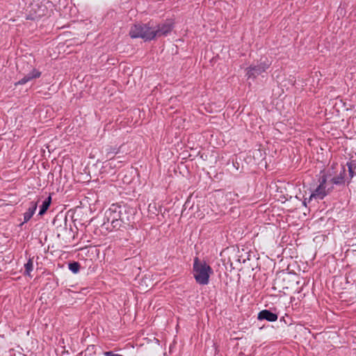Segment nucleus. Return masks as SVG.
I'll list each match as a JSON object with an SVG mask.
<instances>
[{
    "instance_id": "nucleus-1",
    "label": "nucleus",
    "mask_w": 356,
    "mask_h": 356,
    "mask_svg": "<svg viewBox=\"0 0 356 356\" xmlns=\"http://www.w3.org/2000/svg\"><path fill=\"white\" fill-rule=\"evenodd\" d=\"M193 272L196 282L201 285L208 284L209 277L213 274L211 266L206 261H200L197 257L194 259Z\"/></svg>"
},
{
    "instance_id": "nucleus-2",
    "label": "nucleus",
    "mask_w": 356,
    "mask_h": 356,
    "mask_svg": "<svg viewBox=\"0 0 356 356\" xmlns=\"http://www.w3.org/2000/svg\"><path fill=\"white\" fill-rule=\"evenodd\" d=\"M126 209L121 206L112 204L105 212L106 223H110L113 229H118L125 222Z\"/></svg>"
},
{
    "instance_id": "nucleus-3",
    "label": "nucleus",
    "mask_w": 356,
    "mask_h": 356,
    "mask_svg": "<svg viewBox=\"0 0 356 356\" xmlns=\"http://www.w3.org/2000/svg\"><path fill=\"white\" fill-rule=\"evenodd\" d=\"M129 35L132 38H140L145 40H151L154 38L152 27L148 24H135L131 27Z\"/></svg>"
},
{
    "instance_id": "nucleus-4",
    "label": "nucleus",
    "mask_w": 356,
    "mask_h": 356,
    "mask_svg": "<svg viewBox=\"0 0 356 356\" xmlns=\"http://www.w3.org/2000/svg\"><path fill=\"white\" fill-rule=\"evenodd\" d=\"M327 181L326 175H323L320 179V184L309 196V201L315 200H323L327 195L328 191L326 190L325 184Z\"/></svg>"
},
{
    "instance_id": "nucleus-5",
    "label": "nucleus",
    "mask_w": 356,
    "mask_h": 356,
    "mask_svg": "<svg viewBox=\"0 0 356 356\" xmlns=\"http://www.w3.org/2000/svg\"><path fill=\"white\" fill-rule=\"evenodd\" d=\"M269 67L268 63H261L259 65L255 66H250L246 69V76L248 79H256L261 73L264 72Z\"/></svg>"
},
{
    "instance_id": "nucleus-6",
    "label": "nucleus",
    "mask_w": 356,
    "mask_h": 356,
    "mask_svg": "<svg viewBox=\"0 0 356 356\" xmlns=\"http://www.w3.org/2000/svg\"><path fill=\"white\" fill-rule=\"evenodd\" d=\"M172 24L169 22L159 24L155 27H152L154 38L156 37H161L168 35L172 31Z\"/></svg>"
},
{
    "instance_id": "nucleus-7",
    "label": "nucleus",
    "mask_w": 356,
    "mask_h": 356,
    "mask_svg": "<svg viewBox=\"0 0 356 356\" xmlns=\"http://www.w3.org/2000/svg\"><path fill=\"white\" fill-rule=\"evenodd\" d=\"M41 72L35 68H33L31 72L25 75L22 79L19 80L16 85H24L33 79L39 78Z\"/></svg>"
},
{
    "instance_id": "nucleus-8",
    "label": "nucleus",
    "mask_w": 356,
    "mask_h": 356,
    "mask_svg": "<svg viewBox=\"0 0 356 356\" xmlns=\"http://www.w3.org/2000/svg\"><path fill=\"white\" fill-rule=\"evenodd\" d=\"M257 318L259 320H266L270 322H275L277 320L278 317L276 314L269 310L264 309L259 313Z\"/></svg>"
},
{
    "instance_id": "nucleus-9",
    "label": "nucleus",
    "mask_w": 356,
    "mask_h": 356,
    "mask_svg": "<svg viewBox=\"0 0 356 356\" xmlns=\"http://www.w3.org/2000/svg\"><path fill=\"white\" fill-rule=\"evenodd\" d=\"M346 181L348 182L346 170L345 167L343 166L339 174L332 179V182L336 185H341L344 184Z\"/></svg>"
},
{
    "instance_id": "nucleus-10",
    "label": "nucleus",
    "mask_w": 356,
    "mask_h": 356,
    "mask_svg": "<svg viewBox=\"0 0 356 356\" xmlns=\"http://www.w3.org/2000/svg\"><path fill=\"white\" fill-rule=\"evenodd\" d=\"M38 207L37 202H30L28 210L24 213V222H28L35 213Z\"/></svg>"
},
{
    "instance_id": "nucleus-11",
    "label": "nucleus",
    "mask_w": 356,
    "mask_h": 356,
    "mask_svg": "<svg viewBox=\"0 0 356 356\" xmlns=\"http://www.w3.org/2000/svg\"><path fill=\"white\" fill-rule=\"evenodd\" d=\"M51 202V196H49L42 202V205L40 206L39 213H38L40 216H42L46 213V211H47V209H49V207L50 206Z\"/></svg>"
},
{
    "instance_id": "nucleus-12",
    "label": "nucleus",
    "mask_w": 356,
    "mask_h": 356,
    "mask_svg": "<svg viewBox=\"0 0 356 356\" xmlns=\"http://www.w3.org/2000/svg\"><path fill=\"white\" fill-rule=\"evenodd\" d=\"M25 268V274L26 275L31 276V273L33 269V263L31 259H29L27 263L24 264Z\"/></svg>"
},
{
    "instance_id": "nucleus-13",
    "label": "nucleus",
    "mask_w": 356,
    "mask_h": 356,
    "mask_svg": "<svg viewBox=\"0 0 356 356\" xmlns=\"http://www.w3.org/2000/svg\"><path fill=\"white\" fill-rule=\"evenodd\" d=\"M106 157L111 159L113 155L117 154L120 152L119 147H110L106 149Z\"/></svg>"
},
{
    "instance_id": "nucleus-14",
    "label": "nucleus",
    "mask_w": 356,
    "mask_h": 356,
    "mask_svg": "<svg viewBox=\"0 0 356 356\" xmlns=\"http://www.w3.org/2000/svg\"><path fill=\"white\" fill-rule=\"evenodd\" d=\"M69 269L74 273H77L79 271L80 265L78 262L70 263L68 265Z\"/></svg>"
},
{
    "instance_id": "nucleus-15",
    "label": "nucleus",
    "mask_w": 356,
    "mask_h": 356,
    "mask_svg": "<svg viewBox=\"0 0 356 356\" xmlns=\"http://www.w3.org/2000/svg\"><path fill=\"white\" fill-rule=\"evenodd\" d=\"M346 165L348 166V172H349V176H348V177H347L348 183H349L350 181V179L354 177L355 172H354V169L353 168V163H347Z\"/></svg>"
},
{
    "instance_id": "nucleus-16",
    "label": "nucleus",
    "mask_w": 356,
    "mask_h": 356,
    "mask_svg": "<svg viewBox=\"0 0 356 356\" xmlns=\"http://www.w3.org/2000/svg\"><path fill=\"white\" fill-rule=\"evenodd\" d=\"M105 356H122V355L114 353L112 351H106L104 353Z\"/></svg>"
},
{
    "instance_id": "nucleus-17",
    "label": "nucleus",
    "mask_w": 356,
    "mask_h": 356,
    "mask_svg": "<svg viewBox=\"0 0 356 356\" xmlns=\"http://www.w3.org/2000/svg\"><path fill=\"white\" fill-rule=\"evenodd\" d=\"M347 163H353V168L355 169L356 168V161H351L350 162H348Z\"/></svg>"
}]
</instances>
